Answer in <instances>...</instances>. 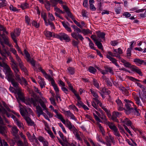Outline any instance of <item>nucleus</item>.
<instances>
[{
    "label": "nucleus",
    "mask_w": 146,
    "mask_h": 146,
    "mask_svg": "<svg viewBox=\"0 0 146 146\" xmlns=\"http://www.w3.org/2000/svg\"><path fill=\"white\" fill-rule=\"evenodd\" d=\"M0 66L3 67L5 70L6 78L9 82H11L14 87L16 88L19 87L18 82L21 84H23L25 86L27 85V81L24 78L21 77V73L15 74V80L14 78L13 74L10 68L6 63L0 62Z\"/></svg>",
    "instance_id": "obj_1"
},
{
    "label": "nucleus",
    "mask_w": 146,
    "mask_h": 146,
    "mask_svg": "<svg viewBox=\"0 0 146 146\" xmlns=\"http://www.w3.org/2000/svg\"><path fill=\"white\" fill-rule=\"evenodd\" d=\"M93 115L95 120L99 122H102V121L100 119V117L103 120V123L106 124L109 122L108 121L106 116L104 114L101 115L100 113L97 111L94 110L93 111Z\"/></svg>",
    "instance_id": "obj_2"
},
{
    "label": "nucleus",
    "mask_w": 146,
    "mask_h": 146,
    "mask_svg": "<svg viewBox=\"0 0 146 146\" xmlns=\"http://www.w3.org/2000/svg\"><path fill=\"white\" fill-rule=\"evenodd\" d=\"M29 101L31 104H33L34 106H36V112L38 117H39L40 115H42L44 113L41 107L39 105H37L38 102L37 99L31 98L29 99Z\"/></svg>",
    "instance_id": "obj_3"
},
{
    "label": "nucleus",
    "mask_w": 146,
    "mask_h": 146,
    "mask_svg": "<svg viewBox=\"0 0 146 146\" xmlns=\"http://www.w3.org/2000/svg\"><path fill=\"white\" fill-rule=\"evenodd\" d=\"M124 101L125 103V113L127 114H129L131 113V110L134 108L133 107V106H134V104L131 101L127 99H124Z\"/></svg>",
    "instance_id": "obj_4"
},
{
    "label": "nucleus",
    "mask_w": 146,
    "mask_h": 146,
    "mask_svg": "<svg viewBox=\"0 0 146 146\" xmlns=\"http://www.w3.org/2000/svg\"><path fill=\"white\" fill-rule=\"evenodd\" d=\"M20 112L21 115L23 117L28 116L30 114H33L32 111L29 108L24 107L23 108L20 107Z\"/></svg>",
    "instance_id": "obj_5"
},
{
    "label": "nucleus",
    "mask_w": 146,
    "mask_h": 146,
    "mask_svg": "<svg viewBox=\"0 0 146 146\" xmlns=\"http://www.w3.org/2000/svg\"><path fill=\"white\" fill-rule=\"evenodd\" d=\"M55 38H56L59 39L60 40H64L66 42H69L71 39L69 36L66 34L64 33H61L58 34H56V35H54Z\"/></svg>",
    "instance_id": "obj_6"
},
{
    "label": "nucleus",
    "mask_w": 146,
    "mask_h": 146,
    "mask_svg": "<svg viewBox=\"0 0 146 146\" xmlns=\"http://www.w3.org/2000/svg\"><path fill=\"white\" fill-rule=\"evenodd\" d=\"M9 59L12 62L11 64V68L14 72L15 75L21 73L19 72V70L17 67V64L15 62L13 57L12 56H10Z\"/></svg>",
    "instance_id": "obj_7"
},
{
    "label": "nucleus",
    "mask_w": 146,
    "mask_h": 146,
    "mask_svg": "<svg viewBox=\"0 0 146 146\" xmlns=\"http://www.w3.org/2000/svg\"><path fill=\"white\" fill-rule=\"evenodd\" d=\"M74 31H76L77 33L75 32L72 33L71 34L72 36L77 40H78V39H79L82 41L84 39L83 37L80 34L78 33H81L82 32L81 30L77 27L74 30Z\"/></svg>",
    "instance_id": "obj_8"
},
{
    "label": "nucleus",
    "mask_w": 146,
    "mask_h": 146,
    "mask_svg": "<svg viewBox=\"0 0 146 146\" xmlns=\"http://www.w3.org/2000/svg\"><path fill=\"white\" fill-rule=\"evenodd\" d=\"M49 108H50L51 110H52L53 111L56 113V115H54V117L60 120L63 124H65L66 121L63 119L62 115L60 113H58L57 110L54 109L52 106H50Z\"/></svg>",
    "instance_id": "obj_9"
},
{
    "label": "nucleus",
    "mask_w": 146,
    "mask_h": 146,
    "mask_svg": "<svg viewBox=\"0 0 146 146\" xmlns=\"http://www.w3.org/2000/svg\"><path fill=\"white\" fill-rule=\"evenodd\" d=\"M107 125H108L110 129L113 131L114 135L118 137H121L122 138V136L120 135L118 129L116 127L111 123L109 122Z\"/></svg>",
    "instance_id": "obj_10"
},
{
    "label": "nucleus",
    "mask_w": 146,
    "mask_h": 146,
    "mask_svg": "<svg viewBox=\"0 0 146 146\" xmlns=\"http://www.w3.org/2000/svg\"><path fill=\"white\" fill-rule=\"evenodd\" d=\"M38 102L40 106L42 108L43 110H46L47 108L45 104L47 103V101L45 98L42 97L41 98H40L38 100Z\"/></svg>",
    "instance_id": "obj_11"
},
{
    "label": "nucleus",
    "mask_w": 146,
    "mask_h": 146,
    "mask_svg": "<svg viewBox=\"0 0 146 146\" xmlns=\"http://www.w3.org/2000/svg\"><path fill=\"white\" fill-rule=\"evenodd\" d=\"M19 63V66L21 70L24 72L25 73L27 72V70L26 68L24 66V64L20 58L17 56V60H16Z\"/></svg>",
    "instance_id": "obj_12"
},
{
    "label": "nucleus",
    "mask_w": 146,
    "mask_h": 146,
    "mask_svg": "<svg viewBox=\"0 0 146 146\" xmlns=\"http://www.w3.org/2000/svg\"><path fill=\"white\" fill-rule=\"evenodd\" d=\"M137 13H140L138 15V16L141 18L146 17V9H138L135 11Z\"/></svg>",
    "instance_id": "obj_13"
},
{
    "label": "nucleus",
    "mask_w": 146,
    "mask_h": 146,
    "mask_svg": "<svg viewBox=\"0 0 146 146\" xmlns=\"http://www.w3.org/2000/svg\"><path fill=\"white\" fill-rule=\"evenodd\" d=\"M66 122L67 127L70 130L72 131L73 133L74 132H75V131L77 130L74 126L72 125L71 122L68 119L66 120Z\"/></svg>",
    "instance_id": "obj_14"
},
{
    "label": "nucleus",
    "mask_w": 146,
    "mask_h": 146,
    "mask_svg": "<svg viewBox=\"0 0 146 146\" xmlns=\"http://www.w3.org/2000/svg\"><path fill=\"white\" fill-rule=\"evenodd\" d=\"M121 115V113L117 111H114L112 113L111 118L114 121L118 122L119 121L117 119V117H119Z\"/></svg>",
    "instance_id": "obj_15"
},
{
    "label": "nucleus",
    "mask_w": 146,
    "mask_h": 146,
    "mask_svg": "<svg viewBox=\"0 0 146 146\" xmlns=\"http://www.w3.org/2000/svg\"><path fill=\"white\" fill-rule=\"evenodd\" d=\"M64 114L68 117H70L71 119L75 121L77 120L76 118L70 110L67 111L64 110Z\"/></svg>",
    "instance_id": "obj_16"
},
{
    "label": "nucleus",
    "mask_w": 146,
    "mask_h": 146,
    "mask_svg": "<svg viewBox=\"0 0 146 146\" xmlns=\"http://www.w3.org/2000/svg\"><path fill=\"white\" fill-rule=\"evenodd\" d=\"M48 79L51 81L52 85L53 86L54 89L56 92V93L59 92V89L57 85L55 84V81L53 78L50 76Z\"/></svg>",
    "instance_id": "obj_17"
},
{
    "label": "nucleus",
    "mask_w": 146,
    "mask_h": 146,
    "mask_svg": "<svg viewBox=\"0 0 146 146\" xmlns=\"http://www.w3.org/2000/svg\"><path fill=\"white\" fill-rule=\"evenodd\" d=\"M120 61L123 64V65L125 67L131 68V67L133 65L131 64L129 62L127 61L121 57L119 59Z\"/></svg>",
    "instance_id": "obj_18"
},
{
    "label": "nucleus",
    "mask_w": 146,
    "mask_h": 146,
    "mask_svg": "<svg viewBox=\"0 0 146 146\" xmlns=\"http://www.w3.org/2000/svg\"><path fill=\"white\" fill-rule=\"evenodd\" d=\"M115 102L118 106V110L119 111L123 110L124 109L123 107V105L121 100L118 98L116 99Z\"/></svg>",
    "instance_id": "obj_19"
},
{
    "label": "nucleus",
    "mask_w": 146,
    "mask_h": 146,
    "mask_svg": "<svg viewBox=\"0 0 146 146\" xmlns=\"http://www.w3.org/2000/svg\"><path fill=\"white\" fill-rule=\"evenodd\" d=\"M62 6L63 9H64L68 16L70 17L72 19H73V16L70 11L68 7L66 5H62Z\"/></svg>",
    "instance_id": "obj_20"
},
{
    "label": "nucleus",
    "mask_w": 146,
    "mask_h": 146,
    "mask_svg": "<svg viewBox=\"0 0 146 146\" xmlns=\"http://www.w3.org/2000/svg\"><path fill=\"white\" fill-rule=\"evenodd\" d=\"M44 33L46 37L48 39H49L51 37H52L54 38H55V36H54V35H56V34H55L54 33L51 32L47 30H45L44 32Z\"/></svg>",
    "instance_id": "obj_21"
},
{
    "label": "nucleus",
    "mask_w": 146,
    "mask_h": 146,
    "mask_svg": "<svg viewBox=\"0 0 146 146\" xmlns=\"http://www.w3.org/2000/svg\"><path fill=\"white\" fill-rule=\"evenodd\" d=\"M131 70L132 71L137 73L140 76H143V74L141 70L135 66L133 65L131 67Z\"/></svg>",
    "instance_id": "obj_22"
},
{
    "label": "nucleus",
    "mask_w": 146,
    "mask_h": 146,
    "mask_svg": "<svg viewBox=\"0 0 146 146\" xmlns=\"http://www.w3.org/2000/svg\"><path fill=\"white\" fill-rule=\"evenodd\" d=\"M106 57L109 59L117 67L119 68L120 67L119 65L117 63V60L115 58L111 57V56H109L108 54L106 55Z\"/></svg>",
    "instance_id": "obj_23"
},
{
    "label": "nucleus",
    "mask_w": 146,
    "mask_h": 146,
    "mask_svg": "<svg viewBox=\"0 0 146 146\" xmlns=\"http://www.w3.org/2000/svg\"><path fill=\"white\" fill-rule=\"evenodd\" d=\"M19 131V129L16 126H14L11 127V133L13 135L16 137L18 136V133Z\"/></svg>",
    "instance_id": "obj_24"
},
{
    "label": "nucleus",
    "mask_w": 146,
    "mask_h": 146,
    "mask_svg": "<svg viewBox=\"0 0 146 146\" xmlns=\"http://www.w3.org/2000/svg\"><path fill=\"white\" fill-rule=\"evenodd\" d=\"M90 91L93 96L94 97L93 98V99L94 100L95 102H99V97L96 93L94 90L92 89H90Z\"/></svg>",
    "instance_id": "obj_25"
},
{
    "label": "nucleus",
    "mask_w": 146,
    "mask_h": 146,
    "mask_svg": "<svg viewBox=\"0 0 146 146\" xmlns=\"http://www.w3.org/2000/svg\"><path fill=\"white\" fill-rule=\"evenodd\" d=\"M133 62L135 63L136 65L138 66H139L143 63L144 65H146V62H145L144 60L139 59H135L133 60Z\"/></svg>",
    "instance_id": "obj_26"
},
{
    "label": "nucleus",
    "mask_w": 146,
    "mask_h": 146,
    "mask_svg": "<svg viewBox=\"0 0 146 146\" xmlns=\"http://www.w3.org/2000/svg\"><path fill=\"white\" fill-rule=\"evenodd\" d=\"M7 127L5 126L0 124V133L2 134L3 136H6L5 133L6 132Z\"/></svg>",
    "instance_id": "obj_27"
},
{
    "label": "nucleus",
    "mask_w": 146,
    "mask_h": 146,
    "mask_svg": "<svg viewBox=\"0 0 146 146\" xmlns=\"http://www.w3.org/2000/svg\"><path fill=\"white\" fill-rule=\"evenodd\" d=\"M24 119L26 121L28 125L30 126L33 125L34 124V122L32 121L31 118L28 116L23 117Z\"/></svg>",
    "instance_id": "obj_28"
},
{
    "label": "nucleus",
    "mask_w": 146,
    "mask_h": 146,
    "mask_svg": "<svg viewBox=\"0 0 146 146\" xmlns=\"http://www.w3.org/2000/svg\"><path fill=\"white\" fill-rule=\"evenodd\" d=\"M94 3V0H89V4L90 8L91 10L92 11H95L96 10V8L94 6L93 4Z\"/></svg>",
    "instance_id": "obj_29"
},
{
    "label": "nucleus",
    "mask_w": 146,
    "mask_h": 146,
    "mask_svg": "<svg viewBox=\"0 0 146 146\" xmlns=\"http://www.w3.org/2000/svg\"><path fill=\"white\" fill-rule=\"evenodd\" d=\"M143 94L141 95L139 93V97L142 100V101L144 103L145 101H146V91L145 90L143 92Z\"/></svg>",
    "instance_id": "obj_30"
},
{
    "label": "nucleus",
    "mask_w": 146,
    "mask_h": 146,
    "mask_svg": "<svg viewBox=\"0 0 146 146\" xmlns=\"http://www.w3.org/2000/svg\"><path fill=\"white\" fill-rule=\"evenodd\" d=\"M139 111V110H137L136 108L135 107L133 109L131 110V113L132 114L135 115L137 116H139L140 115V113Z\"/></svg>",
    "instance_id": "obj_31"
},
{
    "label": "nucleus",
    "mask_w": 146,
    "mask_h": 146,
    "mask_svg": "<svg viewBox=\"0 0 146 146\" xmlns=\"http://www.w3.org/2000/svg\"><path fill=\"white\" fill-rule=\"evenodd\" d=\"M17 143L19 146H29V143L27 141L23 143L22 141L19 140L17 141Z\"/></svg>",
    "instance_id": "obj_32"
},
{
    "label": "nucleus",
    "mask_w": 146,
    "mask_h": 146,
    "mask_svg": "<svg viewBox=\"0 0 146 146\" xmlns=\"http://www.w3.org/2000/svg\"><path fill=\"white\" fill-rule=\"evenodd\" d=\"M122 122L128 126H131L132 124L131 121L127 118H125L123 119Z\"/></svg>",
    "instance_id": "obj_33"
},
{
    "label": "nucleus",
    "mask_w": 146,
    "mask_h": 146,
    "mask_svg": "<svg viewBox=\"0 0 146 146\" xmlns=\"http://www.w3.org/2000/svg\"><path fill=\"white\" fill-rule=\"evenodd\" d=\"M38 69L40 70L41 72L42 73L44 76L47 79H48V78H50V76L47 73L42 69V68L41 67L38 68Z\"/></svg>",
    "instance_id": "obj_34"
},
{
    "label": "nucleus",
    "mask_w": 146,
    "mask_h": 146,
    "mask_svg": "<svg viewBox=\"0 0 146 146\" xmlns=\"http://www.w3.org/2000/svg\"><path fill=\"white\" fill-rule=\"evenodd\" d=\"M16 122H15V123H16V124L17 125L19 128L20 129L22 128L23 129H24V127L23 124L19 120L17 121L16 120Z\"/></svg>",
    "instance_id": "obj_35"
},
{
    "label": "nucleus",
    "mask_w": 146,
    "mask_h": 146,
    "mask_svg": "<svg viewBox=\"0 0 146 146\" xmlns=\"http://www.w3.org/2000/svg\"><path fill=\"white\" fill-rule=\"evenodd\" d=\"M104 67L107 73L109 72L111 74H113V72L112 68L107 66H106Z\"/></svg>",
    "instance_id": "obj_36"
},
{
    "label": "nucleus",
    "mask_w": 146,
    "mask_h": 146,
    "mask_svg": "<svg viewBox=\"0 0 146 146\" xmlns=\"http://www.w3.org/2000/svg\"><path fill=\"white\" fill-rule=\"evenodd\" d=\"M97 35L98 36L99 38H101L102 39H105V34L103 32H97Z\"/></svg>",
    "instance_id": "obj_37"
},
{
    "label": "nucleus",
    "mask_w": 146,
    "mask_h": 146,
    "mask_svg": "<svg viewBox=\"0 0 146 146\" xmlns=\"http://www.w3.org/2000/svg\"><path fill=\"white\" fill-rule=\"evenodd\" d=\"M92 82L94 86L98 89H99L100 87L99 82L94 78L93 79Z\"/></svg>",
    "instance_id": "obj_38"
},
{
    "label": "nucleus",
    "mask_w": 146,
    "mask_h": 146,
    "mask_svg": "<svg viewBox=\"0 0 146 146\" xmlns=\"http://www.w3.org/2000/svg\"><path fill=\"white\" fill-rule=\"evenodd\" d=\"M44 5L48 11L50 10V5L49 2L47 0L45 1Z\"/></svg>",
    "instance_id": "obj_39"
},
{
    "label": "nucleus",
    "mask_w": 146,
    "mask_h": 146,
    "mask_svg": "<svg viewBox=\"0 0 146 146\" xmlns=\"http://www.w3.org/2000/svg\"><path fill=\"white\" fill-rule=\"evenodd\" d=\"M98 126L100 129V130L101 132L102 135L103 136H105V135L106 132L104 131L103 128L101 124L99 123H98Z\"/></svg>",
    "instance_id": "obj_40"
},
{
    "label": "nucleus",
    "mask_w": 146,
    "mask_h": 146,
    "mask_svg": "<svg viewBox=\"0 0 146 146\" xmlns=\"http://www.w3.org/2000/svg\"><path fill=\"white\" fill-rule=\"evenodd\" d=\"M108 54H108L110 56H111L113 57H116L117 58H118L119 59L120 58V55L119 54H118L117 53H114L113 54L110 51H108Z\"/></svg>",
    "instance_id": "obj_41"
},
{
    "label": "nucleus",
    "mask_w": 146,
    "mask_h": 146,
    "mask_svg": "<svg viewBox=\"0 0 146 146\" xmlns=\"http://www.w3.org/2000/svg\"><path fill=\"white\" fill-rule=\"evenodd\" d=\"M95 43L99 48L102 50L103 49V46L100 41H99L98 40Z\"/></svg>",
    "instance_id": "obj_42"
},
{
    "label": "nucleus",
    "mask_w": 146,
    "mask_h": 146,
    "mask_svg": "<svg viewBox=\"0 0 146 146\" xmlns=\"http://www.w3.org/2000/svg\"><path fill=\"white\" fill-rule=\"evenodd\" d=\"M67 70L69 73L70 74L73 75L75 73V69L72 67H69L67 68Z\"/></svg>",
    "instance_id": "obj_43"
},
{
    "label": "nucleus",
    "mask_w": 146,
    "mask_h": 146,
    "mask_svg": "<svg viewBox=\"0 0 146 146\" xmlns=\"http://www.w3.org/2000/svg\"><path fill=\"white\" fill-rule=\"evenodd\" d=\"M134 99L135 101L136 104L137 105L140 106H142L141 103L140 101L139 98L138 97H134Z\"/></svg>",
    "instance_id": "obj_44"
},
{
    "label": "nucleus",
    "mask_w": 146,
    "mask_h": 146,
    "mask_svg": "<svg viewBox=\"0 0 146 146\" xmlns=\"http://www.w3.org/2000/svg\"><path fill=\"white\" fill-rule=\"evenodd\" d=\"M10 50L11 52L14 54L15 55L16 60H17V56L19 58H20L17 54V52L15 48H10Z\"/></svg>",
    "instance_id": "obj_45"
},
{
    "label": "nucleus",
    "mask_w": 146,
    "mask_h": 146,
    "mask_svg": "<svg viewBox=\"0 0 146 146\" xmlns=\"http://www.w3.org/2000/svg\"><path fill=\"white\" fill-rule=\"evenodd\" d=\"M38 82L41 88H42L43 87H44L45 85H46V84L43 79L41 80H38Z\"/></svg>",
    "instance_id": "obj_46"
},
{
    "label": "nucleus",
    "mask_w": 146,
    "mask_h": 146,
    "mask_svg": "<svg viewBox=\"0 0 146 146\" xmlns=\"http://www.w3.org/2000/svg\"><path fill=\"white\" fill-rule=\"evenodd\" d=\"M29 59L27 60V61L29 62L33 66L35 67V65L36 61L32 58H30Z\"/></svg>",
    "instance_id": "obj_47"
},
{
    "label": "nucleus",
    "mask_w": 146,
    "mask_h": 146,
    "mask_svg": "<svg viewBox=\"0 0 146 146\" xmlns=\"http://www.w3.org/2000/svg\"><path fill=\"white\" fill-rule=\"evenodd\" d=\"M0 143L1 146H9L5 140L4 139L2 140L1 138L0 139Z\"/></svg>",
    "instance_id": "obj_48"
},
{
    "label": "nucleus",
    "mask_w": 146,
    "mask_h": 146,
    "mask_svg": "<svg viewBox=\"0 0 146 146\" xmlns=\"http://www.w3.org/2000/svg\"><path fill=\"white\" fill-rule=\"evenodd\" d=\"M73 133L77 139L80 141L82 140V138L80 137L79 135L78 134V131L77 130L75 131V132H74Z\"/></svg>",
    "instance_id": "obj_49"
},
{
    "label": "nucleus",
    "mask_w": 146,
    "mask_h": 146,
    "mask_svg": "<svg viewBox=\"0 0 146 146\" xmlns=\"http://www.w3.org/2000/svg\"><path fill=\"white\" fill-rule=\"evenodd\" d=\"M88 71L93 74H94L96 72V70L94 67L90 66L88 68Z\"/></svg>",
    "instance_id": "obj_50"
},
{
    "label": "nucleus",
    "mask_w": 146,
    "mask_h": 146,
    "mask_svg": "<svg viewBox=\"0 0 146 146\" xmlns=\"http://www.w3.org/2000/svg\"><path fill=\"white\" fill-rule=\"evenodd\" d=\"M18 98L21 100L23 101L25 100L23 95L21 92H18L17 93Z\"/></svg>",
    "instance_id": "obj_51"
},
{
    "label": "nucleus",
    "mask_w": 146,
    "mask_h": 146,
    "mask_svg": "<svg viewBox=\"0 0 146 146\" xmlns=\"http://www.w3.org/2000/svg\"><path fill=\"white\" fill-rule=\"evenodd\" d=\"M45 130L49 134L50 137L52 139H54L55 137V136L54 135L53 133L52 132L51 130H47L46 128H45Z\"/></svg>",
    "instance_id": "obj_52"
},
{
    "label": "nucleus",
    "mask_w": 146,
    "mask_h": 146,
    "mask_svg": "<svg viewBox=\"0 0 146 146\" xmlns=\"http://www.w3.org/2000/svg\"><path fill=\"white\" fill-rule=\"evenodd\" d=\"M58 0H50V2L53 7H55L58 3Z\"/></svg>",
    "instance_id": "obj_53"
},
{
    "label": "nucleus",
    "mask_w": 146,
    "mask_h": 146,
    "mask_svg": "<svg viewBox=\"0 0 146 146\" xmlns=\"http://www.w3.org/2000/svg\"><path fill=\"white\" fill-rule=\"evenodd\" d=\"M25 21L26 23L28 25H30L31 23V20L29 17L26 15L25 17Z\"/></svg>",
    "instance_id": "obj_54"
},
{
    "label": "nucleus",
    "mask_w": 146,
    "mask_h": 146,
    "mask_svg": "<svg viewBox=\"0 0 146 146\" xmlns=\"http://www.w3.org/2000/svg\"><path fill=\"white\" fill-rule=\"evenodd\" d=\"M137 86L139 87L140 88L142 89V92L146 90V87L144 86L141 84L140 83L137 82L136 83Z\"/></svg>",
    "instance_id": "obj_55"
},
{
    "label": "nucleus",
    "mask_w": 146,
    "mask_h": 146,
    "mask_svg": "<svg viewBox=\"0 0 146 146\" xmlns=\"http://www.w3.org/2000/svg\"><path fill=\"white\" fill-rule=\"evenodd\" d=\"M131 48H128L127 50V58H129L131 56Z\"/></svg>",
    "instance_id": "obj_56"
},
{
    "label": "nucleus",
    "mask_w": 146,
    "mask_h": 146,
    "mask_svg": "<svg viewBox=\"0 0 146 146\" xmlns=\"http://www.w3.org/2000/svg\"><path fill=\"white\" fill-rule=\"evenodd\" d=\"M20 133V134H19V135L21 136V138H22L23 140V143H24L25 142L27 141V140L26 139V137H25V136L23 134V133L21 132H19Z\"/></svg>",
    "instance_id": "obj_57"
},
{
    "label": "nucleus",
    "mask_w": 146,
    "mask_h": 146,
    "mask_svg": "<svg viewBox=\"0 0 146 146\" xmlns=\"http://www.w3.org/2000/svg\"><path fill=\"white\" fill-rule=\"evenodd\" d=\"M29 6V5L27 3H23L21 4V7L23 10L25 9L28 8Z\"/></svg>",
    "instance_id": "obj_58"
},
{
    "label": "nucleus",
    "mask_w": 146,
    "mask_h": 146,
    "mask_svg": "<svg viewBox=\"0 0 146 146\" xmlns=\"http://www.w3.org/2000/svg\"><path fill=\"white\" fill-rule=\"evenodd\" d=\"M0 112L2 114V115L3 116V115H4L5 114H6L7 112V111L3 107L1 108H0Z\"/></svg>",
    "instance_id": "obj_59"
},
{
    "label": "nucleus",
    "mask_w": 146,
    "mask_h": 146,
    "mask_svg": "<svg viewBox=\"0 0 146 146\" xmlns=\"http://www.w3.org/2000/svg\"><path fill=\"white\" fill-rule=\"evenodd\" d=\"M24 53L26 57L27 58V59L29 60V59L31 58L30 55L25 49L24 50Z\"/></svg>",
    "instance_id": "obj_60"
},
{
    "label": "nucleus",
    "mask_w": 146,
    "mask_h": 146,
    "mask_svg": "<svg viewBox=\"0 0 146 146\" xmlns=\"http://www.w3.org/2000/svg\"><path fill=\"white\" fill-rule=\"evenodd\" d=\"M82 32L85 35L89 33L92 34L91 31L88 29H83L82 31Z\"/></svg>",
    "instance_id": "obj_61"
},
{
    "label": "nucleus",
    "mask_w": 146,
    "mask_h": 146,
    "mask_svg": "<svg viewBox=\"0 0 146 146\" xmlns=\"http://www.w3.org/2000/svg\"><path fill=\"white\" fill-rule=\"evenodd\" d=\"M48 17L49 18V19L48 20H49V21H50V20L52 21L54 20L55 19L53 16L52 14L50 13H48Z\"/></svg>",
    "instance_id": "obj_62"
},
{
    "label": "nucleus",
    "mask_w": 146,
    "mask_h": 146,
    "mask_svg": "<svg viewBox=\"0 0 146 146\" xmlns=\"http://www.w3.org/2000/svg\"><path fill=\"white\" fill-rule=\"evenodd\" d=\"M20 30L19 29H15L13 32L15 33L17 36H18L20 33Z\"/></svg>",
    "instance_id": "obj_63"
},
{
    "label": "nucleus",
    "mask_w": 146,
    "mask_h": 146,
    "mask_svg": "<svg viewBox=\"0 0 146 146\" xmlns=\"http://www.w3.org/2000/svg\"><path fill=\"white\" fill-rule=\"evenodd\" d=\"M141 47V48L143 49V50H144L143 52L144 53L146 52V42H144L142 44Z\"/></svg>",
    "instance_id": "obj_64"
}]
</instances>
